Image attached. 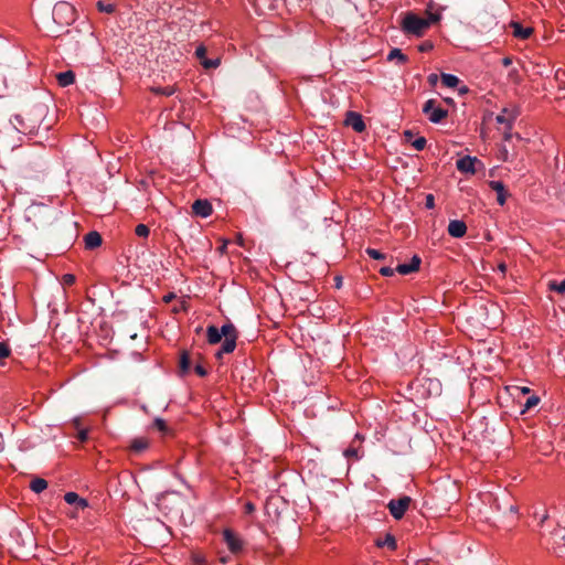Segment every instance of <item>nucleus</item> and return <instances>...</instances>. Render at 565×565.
I'll return each mask as SVG.
<instances>
[{
    "label": "nucleus",
    "instance_id": "nucleus-17",
    "mask_svg": "<svg viewBox=\"0 0 565 565\" xmlns=\"http://www.w3.org/2000/svg\"><path fill=\"white\" fill-rule=\"evenodd\" d=\"M103 238L96 231H92L84 236L85 247L87 249H94L102 245Z\"/></svg>",
    "mask_w": 565,
    "mask_h": 565
},
{
    "label": "nucleus",
    "instance_id": "nucleus-8",
    "mask_svg": "<svg viewBox=\"0 0 565 565\" xmlns=\"http://www.w3.org/2000/svg\"><path fill=\"white\" fill-rule=\"evenodd\" d=\"M195 56L205 70L216 68L221 62L218 57L217 58H207L206 57V47L203 44H200L196 47Z\"/></svg>",
    "mask_w": 565,
    "mask_h": 565
},
{
    "label": "nucleus",
    "instance_id": "nucleus-27",
    "mask_svg": "<svg viewBox=\"0 0 565 565\" xmlns=\"http://www.w3.org/2000/svg\"><path fill=\"white\" fill-rule=\"evenodd\" d=\"M539 403H540L539 396H535V395L530 396L523 406L522 414L530 411L531 408L537 406Z\"/></svg>",
    "mask_w": 565,
    "mask_h": 565
},
{
    "label": "nucleus",
    "instance_id": "nucleus-53",
    "mask_svg": "<svg viewBox=\"0 0 565 565\" xmlns=\"http://www.w3.org/2000/svg\"><path fill=\"white\" fill-rule=\"evenodd\" d=\"M467 92H468V88H467L466 86H463V87H461V88L459 89V93H460V94H465V93H467Z\"/></svg>",
    "mask_w": 565,
    "mask_h": 565
},
{
    "label": "nucleus",
    "instance_id": "nucleus-42",
    "mask_svg": "<svg viewBox=\"0 0 565 565\" xmlns=\"http://www.w3.org/2000/svg\"><path fill=\"white\" fill-rule=\"evenodd\" d=\"M425 205H426L427 209H433L435 206V199H434L433 194H427L426 195Z\"/></svg>",
    "mask_w": 565,
    "mask_h": 565
},
{
    "label": "nucleus",
    "instance_id": "nucleus-52",
    "mask_svg": "<svg viewBox=\"0 0 565 565\" xmlns=\"http://www.w3.org/2000/svg\"><path fill=\"white\" fill-rule=\"evenodd\" d=\"M220 562L223 563V564H226L228 562V557L227 556H221L220 557Z\"/></svg>",
    "mask_w": 565,
    "mask_h": 565
},
{
    "label": "nucleus",
    "instance_id": "nucleus-50",
    "mask_svg": "<svg viewBox=\"0 0 565 565\" xmlns=\"http://www.w3.org/2000/svg\"><path fill=\"white\" fill-rule=\"evenodd\" d=\"M429 83L435 84L437 82V75L430 74L428 77Z\"/></svg>",
    "mask_w": 565,
    "mask_h": 565
},
{
    "label": "nucleus",
    "instance_id": "nucleus-57",
    "mask_svg": "<svg viewBox=\"0 0 565 565\" xmlns=\"http://www.w3.org/2000/svg\"><path fill=\"white\" fill-rule=\"evenodd\" d=\"M510 510H511L512 512H516V511H518L516 507H514V505H511Z\"/></svg>",
    "mask_w": 565,
    "mask_h": 565
},
{
    "label": "nucleus",
    "instance_id": "nucleus-51",
    "mask_svg": "<svg viewBox=\"0 0 565 565\" xmlns=\"http://www.w3.org/2000/svg\"><path fill=\"white\" fill-rule=\"evenodd\" d=\"M73 423H74L75 428H76V429H79V425H81V420H79V418H75V419L73 420Z\"/></svg>",
    "mask_w": 565,
    "mask_h": 565
},
{
    "label": "nucleus",
    "instance_id": "nucleus-44",
    "mask_svg": "<svg viewBox=\"0 0 565 565\" xmlns=\"http://www.w3.org/2000/svg\"><path fill=\"white\" fill-rule=\"evenodd\" d=\"M175 298V295L173 292H169L167 295L163 296V301L166 303H169L171 302L173 299Z\"/></svg>",
    "mask_w": 565,
    "mask_h": 565
},
{
    "label": "nucleus",
    "instance_id": "nucleus-36",
    "mask_svg": "<svg viewBox=\"0 0 565 565\" xmlns=\"http://www.w3.org/2000/svg\"><path fill=\"white\" fill-rule=\"evenodd\" d=\"M441 18V14L440 12H428V19H426L427 21H429V26L433 24V23H436L440 20Z\"/></svg>",
    "mask_w": 565,
    "mask_h": 565
},
{
    "label": "nucleus",
    "instance_id": "nucleus-24",
    "mask_svg": "<svg viewBox=\"0 0 565 565\" xmlns=\"http://www.w3.org/2000/svg\"><path fill=\"white\" fill-rule=\"evenodd\" d=\"M388 61L397 60L399 64H405L408 61V57L399 50V49H393L388 55Z\"/></svg>",
    "mask_w": 565,
    "mask_h": 565
},
{
    "label": "nucleus",
    "instance_id": "nucleus-4",
    "mask_svg": "<svg viewBox=\"0 0 565 565\" xmlns=\"http://www.w3.org/2000/svg\"><path fill=\"white\" fill-rule=\"evenodd\" d=\"M75 8L66 1H58L53 7L52 17L58 25L71 24L75 21Z\"/></svg>",
    "mask_w": 565,
    "mask_h": 565
},
{
    "label": "nucleus",
    "instance_id": "nucleus-1",
    "mask_svg": "<svg viewBox=\"0 0 565 565\" xmlns=\"http://www.w3.org/2000/svg\"><path fill=\"white\" fill-rule=\"evenodd\" d=\"M46 114L47 107L44 104L38 103L14 115L11 121L19 132L32 136L38 134Z\"/></svg>",
    "mask_w": 565,
    "mask_h": 565
},
{
    "label": "nucleus",
    "instance_id": "nucleus-19",
    "mask_svg": "<svg viewBox=\"0 0 565 565\" xmlns=\"http://www.w3.org/2000/svg\"><path fill=\"white\" fill-rule=\"evenodd\" d=\"M56 79L61 87H66L74 83L75 74L72 71L61 72L56 75Z\"/></svg>",
    "mask_w": 565,
    "mask_h": 565
},
{
    "label": "nucleus",
    "instance_id": "nucleus-41",
    "mask_svg": "<svg viewBox=\"0 0 565 565\" xmlns=\"http://www.w3.org/2000/svg\"><path fill=\"white\" fill-rule=\"evenodd\" d=\"M394 271H396L395 269L391 268V267H382L380 269V274L382 276H385V277H390V276H393Z\"/></svg>",
    "mask_w": 565,
    "mask_h": 565
},
{
    "label": "nucleus",
    "instance_id": "nucleus-12",
    "mask_svg": "<svg viewBox=\"0 0 565 565\" xmlns=\"http://www.w3.org/2000/svg\"><path fill=\"white\" fill-rule=\"evenodd\" d=\"M345 124L353 128L356 132H363L366 128L362 116L355 111H348Z\"/></svg>",
    "mask_w": 565,
    "mask_h": 565
},
{
    "label": "nucleus",
    "instance_id": "nucleus-43",
    "mask_svg": "<svg viewBox=\"0 0 565 565\" xmlns=\"http://www.w3.org/2000/svg\"><path fill=\"white\" fill-rule=\"evenodd\" d=\"M503 138L505 141H509L512 138V128H508L505 126V130L503 132Z\"/></svg>",
    "mask_w": 565,
    "mask_h": 565
},
{
    "label": "nucleus",
    "instance_id": "nucleus-25",
    "mask_svg": "<svg viewBox=\"0 0 565 565\" xmlns=\"http://www.w3.org/2000/svg\"><path fill=\"white\" fill-rule=\"evenodd\" d=\"M148 440L146 438H136L131 441L130 448L135 452H141L148 448Z\"/></svg>",
    "mask_w": 565,
    "mask_h": 565
},
{
    "label": "nucleus",
    "instance_id": "nucleus-21",
    "mask_svg": "<svg viewBox=\"0 0 565 565\" xmlns=\"http://www.w3.org/2000/svg\"><path fill=\"white\" fill-rule=\"evenodd\" d=\"M376 545L379 547H388L390 550L394 551L397 548V542L394 535L387 533L383 540H377Z\"/></svg>",
    "mask_w": 565,
    "mask_h": 565
},
{
    "label": "nucleus",
    "instance_id": "nucleus-14",
    "mask_svg": "<svg viewBox=\"0 0 565 565\" xmlns=\"http://www.w3.org/2000/svg\"><path fill=\"white\" fill-rule=\"evenodd\" d=\"M448 234L452 237L460 238L465 236L467 232V225L463 221L451 220L448 224Z\"/></svg>",
    "mask_w": 565,
    "mask_h": 565
},
{
    "label": "nucleus",
    "instance_id": "nucleus-32",
    "mask_svg": "<svg viewBox=\"0 0 565 565\" xmlns=\"http://www.w3.org/2000/svg\"><path fill=\"white\" fill-rule=\"evenodd\" d=\"M426 143H427V141H426V139L424 137H418L414 141H412V146L417 151L424 150L425 147H426Z\"/></svg>",
    "mask_w": 565,
    "mask_h": 565
},
{
    "label": "nucleus",
    "instance_id": "nucleus-49",
    "mask_svg": "<svg viewBox=\"0 0 565 565\" xmlns=\"http://www.w3.org/2000/svg\"><path fill=\"white\" fill-rule=\"evenodd\" d=\"M498 269L504 274L507 271V265L504 263H501L498 265Z\"/></svg>",
    "mask_w": 565,
    "mask_h": 565
},
{
    "label": "nucleus",
    "instance_id": "nucleus-56",
    "mask_svg": "<svg viewBox=\"0 0 565 565\" xmlns=\"http://www.w3.org/2000/svg\"><path fill=\"white\" fill-rule=\"evenodd\" d=\"M521 391H522L523 394L530 393V388L529 387H522Z\"/></svg>",
    "mask_w": 565,
    "mask_h": 565
},
{
    "label": "nucleus",
    "instance_id": "nucleus-38",
    "mask_svg": "<svg viewBox=\"0 0 565 565\" xmlns=\"http://www.w3.org/2000/svg\"><path fill=\"white\" fill-rule=\"evenodd\" d=\"M194 371L201 377H204L207 375V370L202 364H196L194 367Z\"/></svg>",
    "mask_w": 565,
    "mask_h": 565
},
{
    "label": "nucleus",
    "instance_id": "nucleus-47",
    "mask_svg": "<svg viewBox=\"0 0 565 565\" xmlns=\"http://www.w3.org/2000/svg\"><path fill=\"white\" fill-rule=\"evenodd\" d=\"M511 64H512V58L511 57L507 56V57L502 58V65L503 66L508 67Z\"/></svg>",
    "mask_w": 565,
    "mask_h": 565
},
{
    "label": "nucleus",
    "instance_id": "nucleus-11",
    "mask_svg": "<svg viewBox=\"0 0 565 565\" xmlns=\"http://www.w3.org/2000/svg\"><path fill=\"white\" fill-rule=\"evenodd\" d=\"M479 160L476 157L466 156L463 158H460L456 162L457 169L462 173H471L473 174L476 172V163H478Z\"/></svg>",
    "mask_w": 565,
    "mask_h": 565
},
{
    "label": "nucleus",
    "instance_id": "nucleus-48",
    "mask_svg": "<svg viewBox=\"0 0 565 565\" xmlns=\"http://www.w3.org/2000/svg\"><path fill=\"white\" fill-rule=\"evenodd\" d=\"M334 282H335V288H338V289L341 288L342 287V277L337 276L334 278Z\"/></svg>",
    "mask_w": 565,
    "mask_h": 565
},
{
    "label": "nucleus",
    "instance_id": "nucleus-33",
    "mask_svg": "<svg viewBox=\"0 0 565 565\" xmlns=\"http://www.w3.org/2000/svg\"><path fill=\"white\" fill-rule=\"evenodd\" d=\"M365 253L373 259H385V254L381 253L380 250L377 249H374V248H366L365 249Z\"/></svg>",
    "mask_w": 565,
    "mask_h": 565
},
{
    "label": "nucleus",
    "instance_id": "nucleus-9",
    "mask_svg": "<svg viewBox=\"0 0 565 565\" xmlns=\"http://www.w3.org/2000/svg\"><path fill=\"white\" fill-rule=\"evenodd\" d=\"M519 116V110L516 108H503L502 111L497 116L495 120L499 124L505 125L508 128L513 127V122Z\"/></svg>",
    "mask_w": 565,
    "mask_h": 565
},
{
    "label": "nucleus",
    "instance_id": "nucleus-26",
    "mask_svg": "<svg viewBox=\"0 0 565 565\" xmlns=\"http://www.w3.org/2000/svg\"><path fill=\"white\" fill-rule=\"evenodd\" d=\"M151 92H153L157 95H163V96H171L174 94L175 89L173 86H166V87H151Z\"/></svg>",
    "mask_w": 565,
    "mask_h": 565
},
{
    "label": "nucleus",
    "instance_id": "nucleus-7",
    "mask_svg": "<svg viewBox=\"0 0 565 565\" xmlns=\"http://www.w3.org/2000/svg\"><path fill=\"white\" fill-rule=\"evenodd\" d=\"M412 499L407 495L391 500L387 504L391 515L395 520H401L409 508Z\"/></svg>",
    "mask_w": 565,
    "mask_h": 565
},
{
    "label": "nucleus",
    "instance_id": "nucleus-13",
    "mask_svg": "<svg viewBox=\"0 0 565 565\" xmlns=\"http://www.w3.org/2000/svg\"><path fill=\"white\" fill-rule=\"evenodd\" d=\"M422 259L419 256L414 255L408 264H399L395 270L401 275H409L419 269Z\"/></svg>",
    "mask_w": 565,
    "mask_h": 565
},
{
    "label": "nucleus",
    "instance_id": "nucleus-20",
    "mask_svg": "<svg viewBox=\"0 0 565 565\" xmlns=\"http://www.w3.org/2000/svg\"><path fill=\"white\" fill-rule=\"evenodd\" d=\"M190 366H191V359H190V354L188 351H182L181 352V355H180V360H179V370H180V373L183 375V374H186L189 371H190Z\"/></svg>",
    "mask_w": 565,
    "mask_h": 565
},
{
    "label": "nucleus",
    "instance_id": "nucleus-22",
    "mask_svg": "<svg viewBox=\"0 0 565 565\" xmlns=\"http://www.w3.org/2000/svg\"><path fill=\"white\" fill-rule=\"evenodd\" d=\"M30 488L35 493H41L47 488V481L43 478H35L31 481Z\"/></svg>",
    "mask_w": 565,
    "mask_h": 565
},
{
    "label": "nucleus",
    "instance_id": "nucleus-37",
    "mask_svg": "<svg viewBox=\"0 0 565 565\" xmlns=\"http://www.w3.org/2000/svg\"><path fill=\"white\" fill-rule=\"evenodd\" d=\"M343 455L347 457V458H355L358 459V449L355 448H347L343 452Z\"/></svg>",
    "mask_w": 565,
    "mask_h": 565
},
{
    "label": "nucleus",
    "instance_id": "nucleus-46",
    "mask_svg": "<svg viewBox=\"0 0 565 565\" xmlns=\"http://www.w3.org/2000/svg\"><path fill=\"white\" fill-rule=\"evenodd\" d=\"M404 137H405V140H406V141L412 142V138L414 137V134H413L411 130H406V131L404 132Z\"/></svg>",
    "mask_w": 565,
    "mask_h": 565
},
{
    "label": "nucleus",
    "instance_id": "nucleus-35",
    "mask_svg": "<svg viewBox=\"0 0 565 565\" xmlns=\"http://www.w3.org/2000/svg\"><path fill=\"white\" fill-rule=\"evenodd\" d=\"M10 353H11L10 347L7 343L1 342L0 343V360L8 358L10 355Z\"/></svg>",
    "mask_w": 565,
    "mask_h": 565
},
{
    "label": "nucleus",
    "instance_id": "nucleus-55",
    "mask_svg": "<svg viewBox=\"0 0 565 565\" xmlns=\"http://www.w3.org/2000/svg\"><path fill=\"white\" fill-rule=\"evenodd\" d=\"M246 509H247L248 511H253V510H254V505H253L252 503H247V504H246Z\"/></svg>",
    "mask_w": 565,
    "mask_h": 565
},
{
    "label": "nucleus",
    "instance_id": "nucleus-5",
    "mask_svg": "<svg viewBox=\"0 0 565 565\" xmlns=\"http://www.w3.org/2000/svg\"><path fill=\"white\" fill-rule=\"evenodd\" d=\"M423 113L434 124L441 122L448 116V110L440 107L435 99H428L424 104Z\"/></svg>",
    "mask_w": 565,
    "mask_h": 565
},
{
    "label": "nucleus",
    "instance_id": "nucleus-10",
    "mask_svg": "<svg viewBox=\"0 0 565 565\" xmlns=\"http://www.w3.org/2000/svg\"><path fill=\"white\" fill-rule=\"evenodd\" d=\"M192 211L196 216L209 217L213 212V207L207 200L199 199L193 202Z\"/></svg>",
    "mask_w": 565,
    "mask_h": 565
},
{
    "label": "nucleus",
    "instance_id": "nucleus-23",
    "mask_svg": "<svg viewBox=\"0 0 565 565\" xmlns=\"http://www.w3.org/2000/svg\"><path fill=\"white\" fill-rule=\"evenodd\" d=\"M441 83L444 86L455 88L459 84V78L452 74H441Z\"/></svg>",
    "mask_w": 565,
    "mask_h": 565
},
{
    "label": "nucleus",
    "instance_id": "nucleus-31",
    "mask_svg": "<svg viewBox=\"0 0 565 565\" xmlns=\"http://www.w3.org/2000/svg\"><path fill=\"white\" fill-rule=\"evenodd\" d=\"M97 8L100 12L106 13H113L115 11V6L113 3H105L104 1H98Z\"/></svg>",
    "mask_w": 565,
    "mask_h": 565
},
{
    "label": "nucleus",
    "instance_id": "nucleus-6",
    "mask_svg": "<svg viewBox=\"0 0 565 565\" xmlns=\"http://www.w3.org/2000/svg\"><path fill=\"white\" fill-rule=\"evenodd\" d=\"M222 534L223 540L232 554L237 555L244 551L245 542L236 532L231 529H224Z\"/></svg>",
    "mask_w": 565,
    "mask_h": 565
},
{
    "label": "nucleus",
    "instance_id": "nucleus-54",
    "mask_svg": "<svg viewBox=\"0 0 565 565\" xmlns=\"http://www.w3.org/2000/svg\"><path fill=\"white\" fill-rule=\"evenodd\" d=\"M218 249L221 253H224L226 250V243H224Z\"/></svg>",
    "mask_w": 565,
    "mask_h": 565
},
{
    "label": "nucleus",
    "instance_id": "nucleus-34",
    "mask_svg": "<svg viewBox=\"0 0 565 565\" xmlns=\"http://www.w3.org/2000/svg\"><path fill=\"white\" fill-rule=\"evenodd\" d=\"M564 77H565V72H563L561 70H557L555 75H554V79L558 83V88L559 89H565Z\"/></svg>",
    "mask_w": 565,
    "mask_h": 565
},
{
    "label": "nucleus",
    "instance_id": "nucleus-2",
    "mask_svg": "<svg viewBox=\"0 0 565 565\" xmlns=\"http://www.w3.org/2000/svg\"><path fill=\"white\" fill-rule=\"evenodd\" d=\"M224 337V341L220 351L216 353V358L221 359L222 354H230L236 348V341L238 339V331L232 322H227L218 329L215 326H209L206 328V339L210 344H217Z\"/></svg>",
    "mask_w": 565,
    "mask_h": 565
},
{
    "label": "nucleus",
    "instance_id": "nucleus-15",
    "mask_svg": "<svg viewBox=\"0 0 565 565\" xmlns=\"http://www.w3.org/2000/svg\"><path fill=\"white\" fill-rule=\"evenodd\" d=\"M510 26L512 29V34L515 38L521 39V40L529 39L531 36V34L533 33V29L532 28L523 26L519 22H511Z\"/></svg>",
    "mask_w": 565,
    "mask_h": 565
},
{
    "label": "nucleus",
    "instance_id": "nucleus-18",
    "mask_svg": "<svg viewBox=\"0 0 565 565\" xmlns=\"http://www.w3.org/2000/svg\"><path fill=\"white\" fill-rule=\"evenodd\" d=\"M489 185L497 192V202L500 205H504L508 195L504 184L501 181H490Z\"/></svg>",
    "mask_w": 565,
    "mask_h": 565
},
{
    "label": "nucleus",
    "instance_id": "nucleus-45",
    "mask_svg": "<svg viewBox=\"0 0 565 565\" xmlns=\"http://www.w3.org/2000/svg\"><path fill=\"white\" fill-rule=\"evenodd\" d=\"M64 281L68 285L73 284L75 281V277L71 274L64 275Z\"/></svg>",
    "mask_w": 565,
    "mask_h": 565
},
{
    "label": "nucleus",
    "instance_id": "nucleus-30",
    "mask_svg": "<svg viewBox=\"0 0 565 565\" xmlns=\"http://www.w3.org/2000/svg\"><path fill=\"white\" fill-rule=\"evenodd\" d=\"M153 426L162 434H168L170 431L167 423L162 418H156Z\"/></svg>",
    "mask_w": 565,
    "mask_h": 565
},
{
    "label": "nucleus",
    "instance_id": "nucleus-58",
    "mask_svg": "<svg viewBox=\"0 0 565 565\" xmlns=\"http://www.w3.org/2000/svg\"><path fill=\"white\" fill-rule=\"evenodd\" d=\"M416 565H426V564H424V561H420V562H417Z\"/></svg>",
    "mask_w": 565,
    "mask_h": 565
},
{
    "label": "nucleus",
    "instance_id": "nucleus-28",
    "mask_svg": "<svg viewBox=\"0 0 565 565\" xmlns=\"http://www.w3.org/2000/svg\"><path fill=\"white\" fill-rule=\"evenodd\" d=\"M548 287H550L551 290H554V291H556V292H558L561 295H564L565 294V279L559 281V282L555 281V280L551 281L548 284Z\"/></svg>",
    "mask_w": 565,
    "mask_h": 565
},
{
    "label": "nucleus",
    "instance_id": "nucleus-16",
    "mask_svg": "<svg viewBox=\"0 0 565 565\" xmlns=\"http://www.w3.org/2000/svg\"><path fill=\"white\" fill-rule=\"evenodd\" d=\"M64 500L68 504H74L77 510H84L88 507L87 500L81 498L76 492H66Z\"/></svg>",
    "mask_w": 565,
    "mask_h": 565
},
{
    "label": "nucleus",
    "instance_id": "nucleus-29",
    "mask_svg": "<svg viewBox=\"0 0 565 565\" xmlns=\"http://www.w3.org/2000/svg\"><path fill=\"white\" fill-rule=\"evenodd\" d=\"M135 233L139 237L147 238L149 236L150 230L146 224H138L135 228Z\"/></svg>",
    "mask_w": 565,
    "mask_h": 565
},
{
    "label": "nucleus",
    "instance_id": "nucleus-40",
    "mask_svg": "<svg viewBox=\"0 0 565 565\" xmlns=\"http://www.w3.org/2000/svg\"><path fill=\"white\" fill-rule=\"evenodd\" d=\"M420 52H428L433 49V43L430 41H425L419 45Z\"/></svg>",
    "mask_w": 565,
    "mask_h": 565
},
{
    "label": "nucleus",
    "instance_id": "nucleus-39",
    "mask_svg": "<svg viewBox=\"0 0 565 565\" xmlns=\"http://www.w3.org/2000/svg\"><path fill=\"white\" fill-rule=\"evenodd\" d=\"M88 438V430L87 429H78V433H77V439L81 441V443H85Z\"/></svg>",
    "mask_w": 565,
    "mask_h": 565
},
{
    "label": "nucleus",
    "instance_id": "nucleus-3",
    "mask_svg": "<svg viewBox=\"0 0 565 565\" xmlns=\"http://www.w3.org/2000/svg\"><path fill=\"white\" fill-rule=\"evenodd\" d=\"M429 28V21L413 12L406 13L402 22V30L406 34L422 36Z\"/></svg>",
    "mask_w": 565,
    "mask_h": 565
}]
</instances>
